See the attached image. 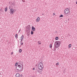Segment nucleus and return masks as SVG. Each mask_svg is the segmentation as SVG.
<instances>
[{"instance_id":"nucleus-24","label":"nucleus","mask_w":77,"mask_h":77,"mask_svg":"<svg viewBox=\"0 0 77 77\" xmlns=\"http://www.w3.org/2000/svg\"><path fill=\"white\" fill-rule=\"evenodd\" d=\"M55 15V13H53V16H54V15Z\"/></svg>"},{"instance_id":"nucleus-4","label":"nucleus","mask_w":77,"mask_h":77,"mask_svg":"<svg viewBox=\"0 0 77 77\" xmlns=\"http://www.w3.org/2000/svg\"><path fill=\"white\" fill-rule=\"evenodd\" d=\"M70 13V12H69V11L68 10V8H66L64 10V13L67 16H69V15Z\"/></svg>"},{"instance_id":"nucleus-20","label":"nucleus","mask_w":77,"mask_h":77,"mask_svg":"<svg viewBox=\"0 0 77 77\" xmlns=\"http://www.w3.org/2000/svg\"><path fill=\"white\" fill-rule=\"evenodd\" d=\"M28 27H29V28H28V30H29V29H30V26H28Z\"/></svg>"},{"instance_id":"nucleus-18","label":"nucleus","mask_w":77,"mask_h":77,"mask_svg":"<svg viewBox=\"0 0 77 77\" xmlns=\"http://www.w3.org/2000/svg\"><path fill=\"white\" fill-rule=\"evenodd\" d=\"M59 65V62H57L56 64V65Z\"/></svg>"},{"instance_id":"nucleus-26","label":"nucleus","mask_w":77,"mask_h":77,"mask_svg":"<svg viewBox=\"0 0 77 77\" xmlns=\"http://www.w3.org/2000/svg\"><path fill=\"white\" fill-rule=\"evenodd\" d=\"M32 69L33 70H35V68H33Z\"/></svg>"},{"instance_id":"nucleus-13","label":"nucleus","mask_w":77,"mask_h":77,"mask_svg":"<svg viewBox=\"0 0 77 77\" xmlns=\"http://www.w3.org/2000/svg\"><path fill=\"white\" fill-rule=\"evenodd\" d=\"M19 52L20 53H21V52H22V49H20L19 50Z\"/></svg>"},{"instance_id":"nucleus-5","label":"nucleus","mask_w":77,"mask_h":77,"mask_svg":"<svg viewBox=\"0 0 77 77\" xmlns=\"http://www.w3.org/2000/svg\"><path fill=\"white\" fill-rule=\"evenodd\" d=\"M10 12L11 14H13L15 12L13 8H11L10 10Z\"/></svg>"},{"instance_id":"nucleus-9","label":"nucleus","mask_w":77,"mask_h":77,"mask_svg":"<svg viewBox=\"0 0 77 77\" xmlns=\"http://www.w3.org/2000/svg\"><path fill=\"white\" fill-rule=\"evenodd\" d=\"M23 38H24V35H23L22 36L21 38V41H23Z\"/></svg>"},{"instance_id":"nucleus-10","label":"nucleus","mask_w":77,"mask_h":77,"mask_svg":"<svg viewBox=\"0 0 77 77\" xmlns=\"http://www.w3.org/2000/svg\"><path fill=\"white\" fill-rule=\"evenodd\" d=\"M5 12L7 11H8V8L6 7L5 8Z\"/></svg>"},{"instance_id":"nucleus-23","label":"nucleus","mask_w":77,"mask_h":77,"mask_svg":"<svg viewBox=\"0 0 77 77\" xmlns=\"http://www.w3.org/2000/svg\"><path fill=\"white\" fill-rule=\"evenodd\" d=\"M14 53V52H12L11 53V55H12V54Z\"/></svg>"},{"instance_id":"nucleus-21","label":"nucleus","mask_w":77,"mask_h":77,"mask_svg":"<svg viewBox=\"0 0 77 77\" xmlns=\"http://www.w3.org/2000/svg\"><path fill=\"white\" fill-rule=\"evenodd\" d=\"M38 44H39V45L41 44V43H39V41L38 42Z\"/></svg>"},{"instance_id":"nucleus-27","label":"nucleus","mask_w":77,"mask_h":77,"mask_svg":"<svg viewBox=\"0 0 77 77\" xmlns=\"http://www.w3.org/2000/svg\"><path fill=\"white\" fill-rule=\"evenodd\" d=\"M76 4H77V2H76Z\"/></svg>"},{"instance_id":"nucleus-15","label":"nucleus","mask_w":77,"mask_h":77,"mask_svg":"<svg viewBox=\"0 0 77 77\" xmlns=\"http://www.w3.org/2000/svg\"><path fill=\"white\" fill-rule=\"evenodd\" d=\"M50 48H52V45L50 44Z\"/></svg>"},{"instance_id":"nucleus-12","label":"nucleus","mask_w":77,"mask_h":77,"mask_svg":"<svg viewBox=\"0 0 77 77\" xmlns=\"http://www.w3.org/2000/svg\"><path fill=\"white\" fill-rule=\"evenodd\" d=\"M15 38H18V34H16L15 35Z\"/></svg>"},{"instance_id":"nucleus-1","label":"nucleus","mask_w":77,"mask_h":77,"mask_svg":"<svg viewBox=\"0 0 77 77\" xmlns=\"http://www.w3.org/2000/svg\"><path fill=\"white\" fill-rule=\"evenodd\" d=\"M44 68V64L42 63H39L38 65V68L39 70H42Z\"/></svg>"},{"instance_id":"nucleus-2","label":"nucleus","mask_w":77,"mask_h":77,"mask_svg":"<svg viewBox=\"0 0 77 77\" xmlns=\"http://www.w3.org/2000/svg\"><path fill=\"white\" fill-rule=\"evenodd\" d=\"M22 68H23V66L21 64H18L17 66L16 67V69L18 71H20L22 69Z\"/></svg>"},{"instance_id":"nucleus-28","label":"nucleus","mask_w":77,"mask_h":77,"mask_svg":"<svg viewBox=\"0 0 77 77\" xmlns=\"http://www.w3.org/2000/svg\"><path fill=\"white\" fill-rule=\"evenodd\" d=\"M23 43H22L21 44V45H23Z\"/></svg>"},{"instance_id":"nucleus-25","label":"nucleus","mask_w":77,"mask_h":77,"mask_svg":"<svg viewBox=\"0 0 77 77\" xmlns=\"http://www.w3.org/2000/svg\"><path fill=\"white\" fill-rule=\"evenodd\" d=\"M20 31H21V29H20L19 30V32H20Z\"/></svg>"},{"instance_id":"nucleus-19","label":"nucleus","mask_w":77,"mask_h":77,"mask_svg":"<svg viewBox=\"0 0 77 77\" xmlns=\"http://www.w3.org/2000/svg\"><path fill=\"white\" fill-rule=\"evenodd\" d=\"M31 35H33V32L32 31L31 32Z\"/></svg>"},{"instance_id":"nucleus-30","label":"nucleus","mask_w":77,"mask_h":77,"mask_svg":"<svg viewBox=\"0 0 77 77\" xmlns=\"http://www.w3.org/2000/svg\"><path fill=\"white\" fill-rule=\"evenodd\" d=\"M65 23H66V22L65 21Z\"/></svg>"},{"instance_id":"nucleus-29","label":"nucleus","mask_w":77,"mask_h":77,"mask_svg":"<svg viewBox=\"0 0 77 77\" xmlns=\"http://www.w3.org/2000/svg\"><path fill=\"white\" fill-rule=\"evenodd\" d=\"M42 15H44V14H42Z\"/></svg>"},{"instance_id":"nucleus-3","label":"nucleus","mask_w":77,"mask_h":77,"mask_svg":"<svg viewBox=\"0 0 77 77\" xmlns=\"http://www.w3.org/2000/svg\"><path fill=\"white\" fill-rule=\"evenodd\" d=\"M55 48H57L60 46V42L59 41H56L55 42Z\"/></svg>"},{"instance_id":"nucleus-11","label":"nucleus","mask_w":77,"mask_h":77,"mask_svg":"<svg viewBox=\"0 0 77 77\" xmlns=\"http://www.w3.org/2000/svg\"><path fill=\"white\" fill-rule=\"evenodd\" d=\"M71 44H69L68 46V48H71Z\"/></svg>"},{"instance_id":"nucleus-22","label":"nucleus","mask_w":77,"mask_h":77,"mask_svg":"<svg viewBox=\"0 0 77 77\" xmlns=\"http://www.w3.org/2000/svg\"><path fill=\"white\" fill-rule=\"evenodd\" d=\"M22 1L23 2H25V1H24V0H22Z\"/></svg>"},{"instance_id":"nucleus-7","label":"nucleus","mask_w":77,"mask_h":77,"mask_svg":"<svg viewBox=\"0 0 77 77\" xmlns=\"http://www.w3.org/2000/svg\"><path fill=\"white\" fill-rule=\"evenodd\" d=\"M20 75L19 73H17L16 75V77H20Z\"/></svg>"},{"instance_id":"nucleus-16","label":"nucleus","mask_w":77,"mask_h":77,"mask_svg":"<svg viewBox=\"0 0 77 77\" xmlns=\"http://www.w3.org/2000/svg\"><path fill=\"white\" fill-rule=\"evenodd\" d=\"M63 17V16L62 14H61L59 17L60 18L61 17Z\"/></svg>"},{"instance_id":"nucleus-14","label":"nucleus","mask_w":77,"mask_h":77,"mask_svg":"<svg viewBox=\"0 0 77 77\" xmlns=\"http://www.w3.org/2000/svg\"><path fill=\"white\" fill-rule=\"evenodd\" d=\"M55 39L56 40H58L59 39V37H57L55 38Z\"/></svg>"},{"instance_id":"nucleus-17","label":"nucleus","mask_w":77,"mask_h":77,"mask_svg":"<svg viewBox=\"0 0 77 77\" xmlns=\"http://www.w3.org/2000/svg\"><path fill=\"white\" fill-rule=\"evenodd\" d=\"M18 63L17 62V63H15V66H17L18 65Z\"/></svg>"},{"instance_id":"nucleus-6","label":"nucleus","mask_w":77,"mask_h":77,"mask_svg":"<svg viewBox=\"0 0 77 77\" xmlns=\"http://www.w3.org/2000/svg\"><path fill=\"white\" fill-rule=\"evenodd\" d=\"M40 21V18L38 17L36 19V21L37 22H39Z\"/></svg>"},{"instance_id":"nucleus-8","label":"nucleus","mask_w":77,"mask_h":77,"mask_svg":"<svg viewBox=\"0 0 77 77\" xmlns=\"http://www.w3.org/2000/svg\"><path fill=\"white\" fill-rule=\"evenodd\" d=\"M32 30L33 31H34V32H35V28L34 27V26H32Z\"/></svg>"}]
</instances>
